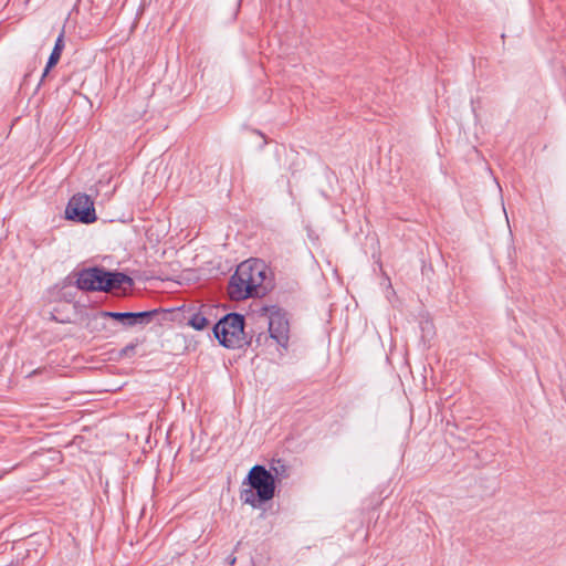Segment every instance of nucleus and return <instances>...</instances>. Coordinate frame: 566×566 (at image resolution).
<instances>
[{
	"label": "nucleus",
	"instance_id": "obj_12",
	"mask_svg": "<svg viewBox=\"0 0 566 566\" xmlns=\"http://www.w3.org/2000/svg\"><path fill=\"white\" fill-rule=\"evenodd\" d=\"M64 20V18H61L57 28L52 29V32L63 35L65 32V24L63 23Z\"/></svg>",
	"mask_w": 566,
	"mask_h": 566
},
{
	"label": "nucleus",
	"instance_id": "obj_14",
	"mask_svg": "<svg viewBox=\"0 0 566 566\" xmlns=\"http://www.w3.org/2000/svg\"><path fill=\"white\" fill-rule=\"evenodd\" d=\"M261 337H262V334H259L256 342H260Z\"/></svg>",
	"mask_w": 566,
	"mask_h": 566
},
{
	"label": "nucleus",
	"instance_id": "obj_4",
	"mask_svg": "<svg viewBox=\"0 0 566 566\" xmlns=\"http://www.w3.org/2000/svg\"><path fill=\"white\" fill-rule=\"evenodd\" d=\"M258 316L268 323L270 337L286 348L290 339V323L286 314L279 308L262 307Z\"/></svg>",
	"mask_w": 566,
	"mask_h": 566
},
{
	"label": "nucleus",
	"instance_id": "obj_5",
	"mask_svg": "<svg viewBox=\"0 0 566 566\" xmlns=\"http://www.w3.org/2000/svg\"><path fill=\"white\" fill-rule=\"evenodd\" d=\"M249 485L258 493L261 501H270L275 494V476L263 465H254L248 474Z\"/></svg>",
	"mask_w": 566,
	"mask_h": 566
},
{
	"label": "nucleus",
	"instance_id": "obj_9",
	"mask_svg": "<svg viewBox=\"0 0 566 566\" xmlns=\"http://www.w3.org/2000/svg\"><path fill=\"white\" fill-rule=\"evenodd\" d=\"M188 324L196 331H203L210 325V322L205 315V312L200 310L191 314L188 318Z\"/></svg>",
	"mask_w": 566,
	"mask_h": 566
},
{
	"label": "nucleus",
	"instance_id": "obj_8",
	"mask_svg": "<svg viewBox=\"0 0 566 566\" xmlns=\"http://www.w3.org/2000/svg\"><path fill=\"white\" fill-rule=\"evenodd\" d=\"M63 49H64L63 38H56L55 45H54L53 51L49 57V61L46 63V66L44 69L42 77L46 76L48 73L50 72V70L57 64Z\"/></svg>",
	"mask_w": 566,
	"mask_h": 566
},
{
	"label": "nucleus",
	"instance_id": "obj_10",
	"mask_svg": "<svg viewBox=\"0 0 566 566\" xmlns=\"http://www.w3.org/2000/svg\"><path fill=\"white\" fill-rule=\"evenodd\" d=\"M240 499L244 504H249L252 507H258L264 502L259 499L258 493L251 486L241 491Z\"/></svg>",
	"mask_w": 566,
	"mask_h": 566
},
{
	"label": "nucleus",
	"instance_id": "obj_1",
	"mask_svg": "<svg viewBox=\"0 0 566 566\" xmlns=\"http://www.w3.org/2000/svg\"><path fill=\"white\" fill-rule=\"evenodd\" d=\"M269 269L259 259L241 262L230 279L229 294L232 300L263 296L270 286Z\"/></svg>",
	"mask_w": 566,
	"mask_h": 566
},
{
	"label": "nucleus",
	"instance_id": "obj_7",
	"mask_svg": "<svg viewBox=\"0 0 566 566\" xmlns=\"http://www.w3.org/2000/svg\"><path fill=\"white\" fill-rule=\"evenodd\" d=\"M155 312H101L102 317H111L113 319L122 322L126 326H135L137 324L149 323Z\"/></svg>",
	"mask_w": 566,
	"mask_h": 566
},
{
	"label": "nucleus",
	"instance_id": "obj_11",
	"mask_svg": "<svg viewBox=\"0 0 566 566\" xmlns=\"http://www.w3.org/2000/svg\"><path fill=\"white\" fill-rule=\"evenodd\" d=\"M270 471H274L275 478H277L279 475L284 476L285 465L282 463L281 460H277L274 463H272Z\"/></svg>",
	"mask_w": 566,
	"mask_h": 566
},
{
	"label": "nucleus",
	"instance_id": "obj_2",
	"mask_svg": "<svg viewBox=\"0 0 566 566\" xmlns=\"http://www.w3.org/2000/svg\"><path fill=\"white\" fill-rule=\"evenodd\" d=\"M123 284H133L132 277L120 272H108L102 268H88L78 272L76 285L83 291L109 292Z\"/></svg>",
	"mask_w": 566,
	"mask_h": 566
},
{
	"label": "nucleus",
	"instance_id": "obj_3",
	"mask_svg": "<svg viewBox=\"0 0 566 566\" xmlns=\"http://www.w3.org/2000/svg\"><path fill=\"white\" fill-rule=\"evenodd\" d=\"M213 334L220 345L227 348H240L245 344L244 316L230 313L222 317L214 326Z\"/></svg>",
	"mask_w": 566,
	"mask_h": 566
},
{
	"label": "nucleus",
	"instance_id": "obj_6",
	"mask_svg": "<svg viewBox=\"0 0 566 566\" xmlns=\"http://www.w3.org/2000/svg\"><path fill=\"white\" fill-rule=\"evenodd\" d=\"M66 218L82 223H92L96 220L94 202L86 193L74 195L65 209Z\"/></svg>",
	"mask_w": 566,
	"mask_h": 566
},
{
	"label": "nucleus",
	"instance_id": "obj_13",
	"mask_svg": "<svg viewBox=\"0 0 566 566\" xmlns=\"http://www.w3.org/2000/svg\"><path fill=\"white\" fill-rule=\"evenodd\" d=\"M235 563V558H230V564L233 565Z\"/></svg>",
	"mask_w": 566,
	"mask_h": 566
}]
</instances>
